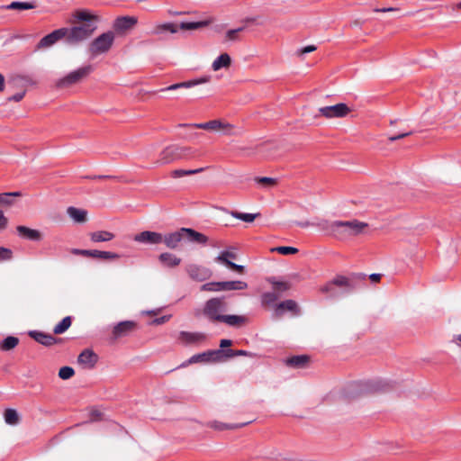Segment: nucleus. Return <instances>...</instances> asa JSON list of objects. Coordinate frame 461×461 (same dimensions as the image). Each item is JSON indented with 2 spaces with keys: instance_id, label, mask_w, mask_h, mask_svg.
<instances>
[{
  "instance_id": "obj_1",
  "label": "nucleus",
  "mask_w": 461,
  "mask_h": 461,
  "mask_svg": "<svg viewBox=\"0 0 461 461\" xmlns=\"http://www.w3.org/2000/svg\"><path fill=\"white\" fill-rule=\"evenodd\" d=\"M73 17L77 24L71 28H65V36L68 43L77 44L88 39L95 32L98 18L86 10L76 11Z\"/></svg>"
},
{
  "instance_id": "obj_2",
  "label": "nucleus",
  "mask_w": 461,
  "mask_h": 461,
  "mask_svg": "<svg viewBox=\"0 0 461 461\" xmlns=\"http://www.w3.org/2000/svg\"><path fill=\"white\" fill-rule=\"evenodd\" d=\"M319 225L339 240H348L366 234L368 229V223L358 220L321 221Z\"/></svg>"
},
{
  "instance_id": "obj_3",
  "label": "nucleus",
  "mask_w": 461,
  "mask_h": 461,
  "mask_svg": "<svg viewBox=\"0 0 461 461\" xmlns=\"http://www.w3.org/2000/svg\"><path fill=\"white\" fill-rule=\"evenodd\" d=\"M205 245L209 239L204 234L191 228H181L176 231L162 234V243L168 249H176L181 241Z\"/></svg>"
},
{
  "instance_id": "obj_4",
  "label": "nucleus",
  "mask_w": 461,
  "mask_h": 461,
  "mask_svg": "<svg viewBox=\"0 0 461 461\" xmlns=\"http://www.w3.org/2000/svg\"><path fill=\"white\" fill-rule=\"evenodd\" d=\"M114 33L113 32H107L102 33L92 41L88 45V52L92 58H95L99 55L107 53L114 41Z\"/></svg>"
},
{
  "instance_id": "obj_5",
  "label": "nucleus",
  "mask_w": 461,
  "mask_h": 461,
  "mask_svg": "<svg viewBox=\"0 0 461 461\" xmlns=\"http://www.w3.org/2000/svg\"><path fill=\"white\" fill-rule=\"evenodd\" d=\"M227 303L223 298L214 297L205 302L202 313L212 322L220 321Z\"/></svg>"
},
{
  "instance_id": "obj_6",
  "label": "nucleus",
  "mask_w": 461,
  "mask_h": 461,
  "mask_svg": "<svg viewBox=\"0 0 461 461\" xmlns=\"http://www.w3.org/2000/svg\"><path fill=\"white\" fill-rule=\"evenodd\" d=\"M196 129H202L212 132H221L227 136L238 135L234 125L223 120H212L206 122L190 124Z\"/></svg>"
},
{
  "instance_id": "obj_7",
  "label": "nucleus",
  "mask_w": 461,
  "mask_h": 461,
  "mask_svg": "<svg viewBox=\"0 0 461 461\" xmlns=\"http://www.w3.org/2000/svg\"><path fill=\"white\" fill-rule=\"evenodd\" d=\"M91 72H92V67L90 65L79 68L74 71H71L65 77L58 79L55 83V86L59 89L68 88V87L81 82Z\"/></svg>"
},
{
  "instance_id": "obj_8",
  "label": "nucleus",
  "mask_w": 461,
  "mask_h": 461,
  "mask_svg": "<svg viewBox=\"0 0 461 461\" xmlns=\"http://www.w3.org/2000/svg\"><path fill=\"white\" fill-rule=\"evenodd\" d=\"M318 111L320 115L327 119H334L346 117L351 112V109L346 104L339 103L330 106L321 107Z\"/></svg>"
},
{
  "instance_id": "obj_9",
  "label": "nucleus",
  "mask_w": 461,
  "mask_h": 461,
  "mask_svg": "<svg viewBox=\"0 0 461 461\" xmlns=\"http://www.w3.org/2000/svg\"><path fill=\"white\" fill-rule=\"evenodd\" d=\"M222 360V350H212L197 355H194L187 361L181 365L182 367H185L188 365L200 363V362H210V361H221Z\"/></svg>"
},
{
  "instance_id": "obj_10",
  "label": "nucleus",
  "mask_w": 461,
  "mask_h": 461,
  "mask_svg": "<svg viewBox=\"0 0 461 461\" xmlns=\"http://www.w3.org/2000/svg\"><path fill=\"white\" fill-rule=\"evenodd\" d=\"M206 339V335L203 332L180 331L177 336V341L184 346L198 345Z\"/></svg>"
},
{
  "instance_id": "obj_11",
  "label": "nucleus",
  "mask_w": 461,
  "mask_h": 461,
  "mask_svg": "<svg viewBox=\"0 0 461 461\" xmlns=\"http://www.w3.org/2000/svg\"><path fill=\"white\" fill-rule=\"evenodd\" d=\"M134 241L147 245H158L162 243V233L145 230L136 234L133 238Z\"/></svg>"
},
{
  "instance_id": "obj_12",
  "label": "nucleus",
  "mask_w": 461,
  "mask_h": 461,
  "mask_svg": "<svg viewBox=\"0 0 461 461\" xmlns=\"http://www.w3.org/2000/svg\"><path fill=\"white\" fill-rule=\"evenodd\" d=\"M181 148L176 146H169L164 149L160 155L159 158L157 160L158 165H167L174 160H176L181 158Z\"/></svg>"
},
{
  "instance_id": "obj_13",
  "label": "nucleus",
  "mask_w": 461,
  "mask_h": 461,
  "mask_svg": "<svg viewBox=\"0 0 461 461\" xmlns=\"http://www.w3.org/2000/svg\"><path fill=\"white\" fill-rule=\"evenodd\" d=\"M98 361V356L90 348L83 350L78 357L77 363L84 369H92Z\"/></svg>"
},
{
  "instance_id": "obj_14",
  "label": "nucleus",
  "mask_w": 461,
  "mask_h": 461,
  "mask_svg": "<svg viewBox=\"0 0 461 461\" xmlns=\"http://www.w3.org/2000/svg\"><path fill=\"white\" fill-rule=\"evenodd\" d=\"M66 29L61 28L52 32L51 33L44 36L38 43V49H45L55 44L59 40L65 38L66 39Z\"/></svg>"
},
{
  "instance_id": "obj_15",
  "label": "nucleus",
  "mask_w": 461,
  "mask_h": 461,
  "mask_svg": "<svg viewBox=\"0 0 461 461\" xmlns=\"http://www.w3.org/2000/svg\"><path fill=\"white\" fill-rule=\"evenodd\" d=\"M136 322L132 321H121L113 327V335L114 339L127 336L136 329Z\"/></svg>"
},
{
  "instance_id": "obj_16",
  "label": "nucleus",
  "mask_w": 461,
  "mask_h": 461,
  "mask_svg": "<svg viewBox=\"0 0 461 461\" xmlns=\"http://www.w3.org/2000/svg\"><path fill=\"white\" fill-rule=\"evenodd\" d=\"M16 231L20 237L29 240L40 241L42 239V234L40 230L23 225L17 226Z\"/></svg>"
},
{
  "instance_id": "obj_17",
  "label": "nucleus",
  "mask_w": 461,
  "mask_h": 461,
  "mask_svg": "<svg viewBox=\"0 0 461 461\" xmlns=\"http://www.w3.org/2000/svg\"><path fill=\"white\" fill-rule=\"evenodd\" d=\"M137 23V19L131 16L117 18L113 24V29L117 32H125L131 30Z\"/></svg>"
},
{
  "instance_id": "obj_18",
  "label": "nucleus",
  "mask_w": 461,
  "mask_h": 461,
  "mask_svg": "<svg viewBox=\"0 0 461 461\" xmlns=\"http://www.w3.org/2000/svg\"><path fill=\"white\" fill-rule=\"evenodd\" d=\"M29 336L44 346H52L57 342V339L54 338L52 335L46 334L41 331H30Z\"/></svg>"
},
{
  "instance_id": "obj_19",
  "label": "nucleus",
  "mask_w": 461,
  "mask_h": 461,
  "mask_svg": "<svg viewBox=\"0 0 461 461\" xmlns=\"http://www.w3.org/2000/svg\"><path fill=\"white\" fill-rule=\"evenodd\" d=\"M284 311H288V312H292L294 314H298L299 308H298L297 303L294 301L286 300V301H284L276 305V312H275L276 316L281 317Z\"/></svg>"
},
{
  "instance_id": "obj_20",
  "label": "nucleus",
  "mask_w": 461,
  "mask_h": 461,
  "mask_svg": "<svg viewBox=\"0 0 461 461\" xmlns=\"http://www.w3.org/2000/svg\"><path fill=\"white\" fill-rule=\"evenodd\" d=\"M186 271L189 276L197 281H203L207 277V271L205 268L195 264H190L186 267Z\"/></svg>"
},
{
  "instance_id": "obj_21",
  "label": "nucleus",
  "mask_w": 461,
  "mask_h": 461,
  "mask_svg": "<svg viewBox=\"0 0 461 461\" xmlns=\"http://www.w3.org/2000/svg\"><path fill=\"white\" fill-rule=\"evenodd\" d=\"M309 357L306 355L294 356L285 360L286 366L294 368H303L309 364Z\"/></svg>"
},
{
  "instance_id": "obj_22",
  "label": "nucleus",
  "mask_w": 461,
  "mask_h": 461,
  "mask_svg": "<svg viewBox=\"0 0 461 461\" xmlns=\"http://www.w3.org/2000/svg\"><path fill=\"white\" fill-rule=\"evenodd\" d=\"M221 291H240L248 288V284L241 280L221 282Z\"/></svg>"
},
{
  "instance_id": "obj_23",
  "label": "nucleus",
  "mask_w": 461,
  "mask_h": 461,
  "mask_svg": "<svg viewBox=\"0 0 461 461\" xmlns=\"http://www.w3.org/2000/svg\"><path fill=\"white\" fill-rule=\"evenodd\" d=\"M158 260L164 267H175L181 263V258L168 252L161 253L158 256Z\"/></svg>"
},
{
  "instance_id": "obj_24",
  "label": "nucleus",
  "mask_w": 461,
  "mask_h": 461,
  "mask_svg": "<svg viewBox=\"0 0 461 461\" xmlns=\"http://www.w3.org/2000/svg\"><path fill=\"white\" fill-rule=\"evenodd\" d=\"M68 216L76 222L84 223L87 221V212L76 207H68L67 210Z\"/></svg>"
},
{
  "instance_id": "obj_25",
  "label": "nucleus",
  "mask_w": 461,
  "mask_h": 461,
  "mask_svg": "<svg viewBox=\"0 0 461 461\" xmlns=\"http://www.w3.org/2000/svg\"><path fill=\"white\" fill-rule=\"evenodd\" d=\"M231 64V59L229 54H221L212 64L213 71H218L221 68H228Z\"/></svg>"
},
{
  "instance_id": "obj_26",
  "label": "nucleus",
  "mask_w": 461,
  "mask_h": 461,
  "mask_svg": "<svg viewBox=\"0 0 461 461\" xmlns=\"http://www.w3.org/2000/svg\"><path fill=\"white\" fill-rule=\"evenodd\" d=\"M247 321V318L241 315H222L220 322H224L230 326L240 327Z\"/></svg>"
},
{
  "instance_id": "obj_27",
  "label": "nucleus",
  "mask_w": 461,
  "mask_h": 461,
  "mask_svg": "<svg viewBox=\"0 0 461 461\" xmlns=\"http://www.w3.org/2000/svg\"><path fill=\"white\" fill-rule=\"evenodd\" d=\"M22 196L20 192L0 194V206L10 207L14 203V198Z\"/></svg>"
},
{
  "instance_id": "obj_28",
  "label": "nucleus",
  "mask_w": 461,
  "mask_h": 461,
  "mask_svg": "<svg viewBox=\"0 0 461 461\" xmlns=\"http://www.w3.org/2000/svg\"><path fill=\"white\" fill-rule=\"evenodd\" d=\"M90 238L94 242L110 241L114 238V234L106 230H99L91 233Z\"/></svg>"
},
{
  "instance_id": "obj_29",
  "label": "nucleus",
  "mask_w": 461,
  "mask_h": 461,
  "mask_svg": "<svg viewBox=\"0 0 461 461\" xmlns=\"http://www.w3.org/2000/svg\"><path fill=\"white\" fill-rule=\"evenodd\" d=\"M236 258H237L236 253L230 251V250H224V251H221L215 258V261L218 263L223 264L226 267H229L232 263L231 259H235Z\"/></svg>"
},
{
  "instance_id": "obj_30",
  "label": "nucleus",
  "mask_w": 461,
  "mask_h": 461,
  "mask_svg": "<svg viewBox=\"0 0 461 461\" xmlns=\"http://www.w3.org/2000/svg\"><path fill=\"white\" fill-rule=\"evenodd\" d=\"M5 421L12 426L17 425L20 421V416L14 409H6L4 413Z\"/></svg>"
},
{
  "instance_id": "obj_31",
  "label": "nucleus",
  "mask_w": 461,
  "mask_h": 461,
  "mask_svg": "<svg viewBox=\"0 0 461 461\" xmlns=\"http://www.w3.org/2000/svg\"><path fill=\"white\" fill-rule=\"evenodd\" d=\"M19 343V339L14 336H8L6 339L3 340L0 344V349L4 351H8L14 348Z\"/></svg>"
},
{
  "instance_id": "obj_32",
  "label": "nucleus",
  "mask_w": 461,
  "mask_h": 461,
  "mask_svg": "<svg viewBox=\"0 0 461 461\" xmlns=\"http://www.w3.org/2000/svg\"><path fill=\"white\" fill-rule=\"evenodd\" d=\"M230 215L236 219L241 220L246 222H252L259 216V213H244L240 212H231Z\"/></svg>"
},
{
  "instance_id": "obj_33",
  "label": "nucleus",
  "mask_w": 461,
  "mask_h": 461,
  "mask_svg": "<svg viewBox=\"0 0 461 461\" xmlns=\"http://www.w3.org/2000/svg\"><path fill=\"white\" fill-rule=\"evenodd\" d=\"M71 326V318L70 317H65L59 324H57L54 329L53 332L55 334H62L64 333L69 327Z\"/></svg>"
},
{
  "instance_id": "obj_34",
  "label": "nucleus",
  "mask_w": 461,
  "mask_h": 461,
  "mask_svg": "<svg viewBox=\"0 0 461 461\" xmlns=\"http://www.w3.org/2000/svg\"><path fill=\"white\" fill-rule=\"evenodd\" d=\"M255 181L257 183H258L259 185H261L265 188H271L277 185V179L273 178V177H267V176L256 177Z\"/></svg>"
},
{
  "instance_id": "obj_35",
  "label": "nucleus",
  "mask_w": 461,
  "mask_h": 461,
  "mask_svg": "<svg viewBox=\"0 0 461 461\" xmlns=\"http://www.w3.org/2000/svg\"><path fill=\"white\" fill-rule=\"evenodd\" d=\"M91 257L99 258L103 259H117L119 258V256L116 253L99 250H92Z\"/></svg>"
},
{
  "instance_id": "obj_36",
  "label": "nucleus",
  "mask_w": 461,
  "mask_h": 461,
  "mask_svg": "<svg viewBox=\"0 0 461 461\" xmlns=\"http://www.w3.org/2000/svg\"><path fill=\"white\" fill-rule=\"evenodd\" d=\"M208 24V22H191V23H182L179 25V28L182 30H197L203 28Z\"/></svg>"
},
{
  "instance_id": "obj_37",
  "label": "nucleus",
  "mask_w": 461,
  "mask_h": 461,
  "mask_svg": "<svg viewBox=\"0 0 461 461\" xmlns=\"http://www.w3.org/2000/svg\"><path fill=\"white\" fill-rule=\"evenodd\" d=\"M202 171H203V167L197 168V169H194V170L176 169V170L172 171L171 176L174 178H178V177H182V176H190V175L197 174V173H200Z\"/></svg>"
},
{
  "instance_id": "obj_38",
  "label": "nucleus",
  "mask_w": 461,
  "mask_h": 461,
  "mask_svg": "<svg viewBox=\"0 0 461 461\" xmlns=\"http://www.w3.org/2000/svg\"><path fill=\"white\" fill-rule=\"evenodd\" d=\"M13 10H28L34 8V5L25 2H13L6 7Z\"/></svg>"
},
{
  "instance_id": "obj_39",
  "label": "nucleus",
  "mask_w": 461,
  "mask_h": 461,
  "mask_svg": "<svg viewBox=\"0 0 461 461\" xmlns=\"http://www.w3.org/2000/svg\"><path fill=\"white\" fill-rule=\"evenodd\" d=\"M177 30H178V27L175 23H165V24L158 25L156 28L155 32L156 33H162L164 32L168 31L171 33H176L177 32Z\"/></svg>"
},
{
  "instance_id": "obj_40",
  "label": "nucleus",
  "mask_w": 461,
  "mask_h": 461,
  "mask_svg": "<svg viewBox=\"0 0 461 461\" xmlns=\"http://www.w3.org/2000/svg\"><path fill=\"white\" fill-rule=\"evenodd\" d=\"M74 374H75V371L70 366H63L59 371V378H61L63 380L71 378L74 375Z\"/></svg>"
},
{
  "instance_id": "obj_41",
  "label": "nucleus",
  "mask_w": 461,
  "mask_h": 461,
  "mask_svg": "<svg viewBox=\"0 0 461 461\" xmlns=\"http://www.w3.org/2000/svg\"><path fill=\"white\" fill-rule=\"evenodd\" d=\"M221 282H211L201 286V291L221 292Z\"/></svg>"
},
{
  "instance_id": "obj_42",
  "label": "nucleus",
  "mask_w": 461,
  "mask_h": 461,
  "mask_svg": "<svg viewBox=\"0 0 461 461\" xmlns=\"http://www.w3.org/2000/svg\"><path fill=\"white\" fill-rule=\"evenodd\" d=\"M208 427H210L215 430L231 429L234 428V426H232V425L221 423L217 420L209 422Z\"/></svg>"
},
{
  "instance_id": "obj_43",
  "label": "nucleus",
  "mask_w": 461,
  "mask_h": 461,
  "mask_svg": "<svg viewBox=\"0 0 461 461\" xmlns=\"http://www.w3.org/2000/svg\"><path fill=\"white\" fill-rule=\"evenodd\" d=\"M238 356H249V353L244 350H232V349H228L226 351L222 350V358L223 357L230 358V357H238Z\"/></svg>"
},
{
  "instance_id": "obj_44",
  "label": "nucleus",
  "mask_w": 461,
  "mask_h": 461,
  "mask_svg": "<svg viewBox=\"0 0 461 461\" xmlns=\"http://www.w3.org/2000/svg\"><path fill=\"white\" fill-rule=\"evenodd\" d=\"M271 250L276 251L282 255L295 254L298 252V249L294 247H276L272 249Z\"/></svg>"
},
{
  "instance_id": "obj_45",
  "label": "nucleus",
  "mask_w": 461,
  "mask_h": 461,
  "mask_svg": "<svg viewBox=\"0 0 461 461\" xmlns=\"http://www.w3.org/2000/svg\"><path fill=\"white\" fill-rule=\"evenodd\" d=\"M276 300L277 295L274 293H265L261 297L262 303L266 305L271 304Z\"/></svg>"
},
{
  "instance_id": "obj_46",
  "label": "nucleus",
  "mask_w": 461,
  "mask_h": 461,
  "mask_svg": "<svg viewBox=\"0 0 461 461\" xmlns=\"http://www.w3.org/2000/svg\"><path fill=\"white\" fill-rule=\"evenodd\" d=\"M13 257L11 249L4 247H0V262L10 260Z\"/></svg>"
},
{
  "instance_id": "obj_47",
  "label": "nucleus",
  "mask_w": 461,
  "mask_h": 461,
  "mask_svg": "<svg viewBox=\"0 0 461 461\" xmlns=\"http://www.w3.org/2000/svg\"><path fill=\"white\" fill-rule=\"evenodd\" d=\"M190 85L191 84H188V81L176 83V84L171 85V86L162 89V91H172V90H176V89H180V88H190Z\"/></svg>"
},
{
  "instance_id": "obj_48",
  "label": "nucleus",
  "mask_w": 461,
  "mask_h": 461,
  "mask_svg": "<svg viewBox=\"0 0 461 461\" xmlns=\"http://www.w3.org/2000/svg\"><path fill=\"white\" fill-rule=\"evenodd\" d=\"M274 285V288L276 290V291H279V292H285L286 290H288L290 288V285L288 283H285V282H275V281H272L271 282Z\"/></svg>"
},
{
  "instance_id": "obj_49",
  "label": "nucleus",
  "mask_w": 461,
  "mask_h": 461,
  "mask_svg": "<svg viewBox=\"0 0 461 461\" xmlns=\"http://www.w3.org/2000/svg\"><path fill=\"white\" fill-rule=\"evenodd\" d=\"M209 81H210V77L205 76V77H199V78H196V79L189 80L188 84H191L190 87H193V86H195L197 85L208 83Z\"/></svg>"
},
{
  "instance_id": "obj_50",
  "label": "nucleus",
  "mask_w": 461,
  "mask_h": 461,
  "mask_svg": "<svg viewBox=\"0 0 461 461\" xmlns=\"http://www.w3.org/2000/svg\"><path fill=\"white\" fill-rule=\"evenodd\" d=\"M331 283L333 285L347 286L348 285V280L345 276H337Z\"/></svg>"
},
{
  "instance_id": "obj_51",
  "label": "nucleus",
  "mask_w": 461,
  "mask_h": 461,
  "mask_svg": "<svg viewBox=\"0 0 461 461\" xmlns=\"http://www.w3.org/2000/svg\"><path fill=\"white\" fill-rule=\"evenodd\" d=\"M25 93L26 91H22L20 93H17L12 96H9L6 101L7 102H20L23 99V97L25 96Z\"/></svg>"
},
{
  "instance_id": "obj_52",
  "label": "nucleus",
  "mask_w": 461,
  "mask_h": 461,
  "mask_svg": "<svg viewBox=\"0 0 461 461\" xmlns=\"http://www.w3.org/2000/svg\"><path fill=\"white\" fill-rule=\"evenodd\" d=\"M242 30H243V28H238V29H234V30H230L226 33V38L229 41H235L237 39L238 33L240 32H241Z\"/></svg>"
},
{
  "instance_id": "obj_53",
  "label": "nucleus",
  "mask_w": 461,
  "mask_h": 461,
  "mask_svg": "<svg viewBox=\"0 0 461 461\" xmlns=\"http://www.w3.org/2000/svg\"><path fill=\"white\" fill-rule=\"evenodd\" d=\"M71 253L74 254V255H79V256H84V257H91L92 250L73 249H71Z\"/></svg>"
},
{
  "instance_id": "obj_54",
  "label": "nucleus",
  "mask_w": 461,
  "mask_h": 461,
  "mask_svg": "<svg viewBox=\"0 0 461 461\" xmlns=\"http://www.w3.org/2000/svg\"><path fill=\"white\" fill-rule=\"evenodd\" d=\"M8 225V219L5 216L4 212L0 211V231L4 230Z\"/></svg>"
},
{
  "instance_id": "obj_55",
  "label": "nucleus",
  "mask_w": 461,
  "mask_h": 461,
  "mask_svg": "<svg viewBox=\"0 0 461 461\" xmlns=\"http://www.w3.org/2000/svg\"><path fill=\"white\" fill-rule=\"evenodd\" d=\"M170 317H171L170 315H165V316H162V317H160V318L155 319V320L152 321V323H153V324H156V325L163 324V323H165V322L168 321H169V319H170Z\"/></svg>"
},
{
  "instance_id": "obj_56",
  "label": "nucleus",
  "mask_w": 461,
  "mask_h": 461,
  "mask_svg": "<svg viewBox=\"0 0 461 461\" xmlns=\"http://www.w3.org/2000/svg\"><path fill=\"white\" fill-rule=\"evenodd\" d=\"M228 267H230V269L240 273V274H242L245 270V267L244 266H241V265H237L235 263H231Z\"/></svg>"
},
{
  "instance_id": "obj_57",
  "label": "nucleus",
  "mask_w": 461,
  "mask_h": 461,
  "mask_svg": "<svg viewBox=\"0 0 461 461\" xmlns=\"http://www.w3.org/2000/svg\"><path fill=\"white\" fill-rule=\"evenodd\" d=\"M315 50H316V47L314 45H309V46H306V47L303 48L300 50V54L303 55V54H306V53H310V52L314 51Z\"/></svg>"
},
{
  "instance_id": "obj_58",
  "label": "nucleus",
  "mask_w": 461,
  "mask_h": 461,
  "mask_svg": "<svg viewBox=\"0 0 461 461\" xmlns=\"http://www.w3.org/2000/svg\"><path fill=\"white\" fill-rule=\"evenodd\" d=\"M411 133L410 132H406V133H402V134H399V135H396V136H392L389 138V140L390 141H394V140H401L406 136H409Z\"/></svg>"
},
{
  "instance_id": "obj_59",
  "label": "nucleus",
  "mask_w": 461,
  "mask_h": 461,
  "mask_svg": "<svg viewBox=\"0 0 461 461\" xmlns=\"http://www.w3.org/2000/svg\"><path fill=\"white\" fill-rule=\"evenodd\" d=\"M231 344H232V341L230 340V339H221V342H220V347L221 348H227V347L231 346Z\"/></svg>"
},
{
  "instance_id": "obj_60",
  "label": "nucleus",
  "mask_w": 461,
  "mask_h": 461,
  "mask_svg": "<svg viewBox=\"0 0 461 461\" xmlns=\"http://www.w3.org/2000/svg\"><path fill=\"white\" fill-rule=\"evenodd\" d=\"M396 11V8L393 7H388V8H376L375 9V12H381V13H386V12H393Z\"/></svg>"
},
{
  "instance_id": "obj_61",
  "label": "nucleus",
  "mask_w": 461,
  "mask_h": 461,
  "mask_svg": "<svg viewBox=\"0 0 461 461\" xmlns=\"http://www.w3.org/2000/svg\"><path fill=\"white\" fill-rule=\"evenodd\" d=\"M369 278L372 282H379L381 279V275L380 274H372V275H370Z\"/></svg>"
},
{
  "instance_id": "obj_62",
  "label": "nucleus",
  "mask_w": 461,
  "mask_h": 461,
  "mask_svg": "<svg viewBox=\"0 0 461 461\" xmlns=\"http://www.w3.org/2000/svg\"><path fill=\"white\" fill-rule=\"evenodd\" d=\"M452 341L461 348V334L455 336Z\"/></svg>"
},
{
  "instance_id": "obj_63",
  "label": "nucleus",
  "mask_w": 461,
  "mask_h": 461,
  "mask_svg": "<svg viewBox=\"0 0 461 461\" xmlns=\"http://www.w3.org/2000/svg\"><path fill=\"white\" fill-rule=\"evenodd\" d=\"M5 77L0 73V92H3L5 90Z\"/></svg>"
},
{
  "instance_id": "obj_64",
  "label": "nucleus",
  "mask_w": 461,
  "mask_h": 461,
  "mask_svg": "<svg viewBox=\"0 0 461 461\" xmlns=\"http://www.w3.org/2000/svg\"><path fill=\"white\" fill-rule=\"evenodd\" d=\"M332 286H333L332 283L328 284V285H324V286L321 288V291H322V292H326V293H328V292L331 291Z\"/></svg>"
}]
</instances>
